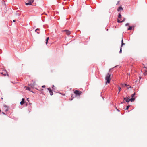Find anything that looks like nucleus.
<instances>
[{"label": "nucleus", "mask_w": 147, "mask_h": 147, "mask_svg": "<svg viewBox=\"0 0 147 147\" xmlns=\"http://www.w3.org/2000/svg\"><path fill=\"white\" fill-rule=\"evenodd\" d=\"M119 89V93L121 91V88L120 87H118Z\"/></svg>", "instance_id": "412c9836"}, {"label": "nucleus", "mask_w": 147, "mask_h": 147, "mask_svg": "<svg viewBox=\"0 0 147 147\" xmlns=\"http://www.w3.org/2000/svg\"><path fill=\"white\" fill-rule=\"evenodd\" d=\"M36 85V83L35 82H34L33 83V84H30L29 85V86H31V87L32 88H33L34 86Z\"/></svg>", "instance_id": "1a4fd4ad"}, {"label": "nucleus", "mask_w": 147, "mask_h": 147, "mask_svg": "<svg viewBox=\"0 0 147 147\" xmlns=\"http://www.w3.org/2000/svg\"><path fill=\"white\" fill-rule=\"evenodd\" d=\"M34 1L33 0H30L27 1L25 3V4L26 5H31L32 3Z\"/></svg>", "instance_id": "7ed1b4c3"}, {"label": "nucleus", "mask_w": 147, "mask_h": 147, "mask_svg": "<svg viewBox=\"0 0 147 147\" xmlns=\"http://www.w3.org/2000/svg\"><path fill=\"white\" fill-rule=\"evenodd\" d=\"M49 37H47L46 38V44H47L48 40L49 39Z\"/></svg>", "instance_id": "4468645a"}, {"label": "nucleus", "mask_w": 147, "mask_h": 147, "mask_svg": "<svg viewBox=\"0 0 147 147\" xmlns=\"http://www.w3.org/2000/svg\"><path fill=\"white\" fill-rule=\"evenodd\" d=\"M1 74H3V73H1Z\"/></svg>", "instance_id": "2f4dec72"}, {"label": "nucleus", "mask_w": 147, "mask_h": 147, "mask_svg": "<svg viewBox=\"0 0 147 147\" xmlns=\"http://www.w3.org/2000/svg\"><path fill=\"white\" fill-rule=\"evenodd\" d=\"M129 24L128 23H126V24H125V25H126V26H128V25H129Z\"/></svg>", "instance_id": "393cba45"}, {"label": "nucleus", "mask_w": 147, "mask_h": 147, "mask_svg": "<svg viewBox=\"0 0 147 147\" xmlns=\"http://www.w3.org/2000/svg\"><path fill=\"white\" fill-rule=\"evenodd\" d=\"M118 18H121V16L120 13H119L118 16Z\"/></svg>", "instance_id": "aec40b11"}, {"label": "nucleus", "mask_w": 147, "mask_h": 147, "mask_svg": "<svg viewBox=\"0 0 147 147\" xmlns=\"http://www.w3.org/2000/svg\"><path fill=\"white\" fill-rule=\"evenodd\" d=\"M49 37H47L46 38V44H47L48 40L49 39Z\"/></svg>", "instance_id": "f8f14e48"}, {"label": "nucleus", "mask_w": 147, "mask_h": 147, "mask_svg": "<svg viewBox=\"0 0 147 147\" xmlns=\"http://www.w3.org/2000/svg\"><path fill=\"white\" fill-rule=\"evenodd\" d=\"M122 86H129L127 85L126 84H122Z\"/></svg>", "instance_id": "a211bd4d"}, {"label": "nucleus", "mask_w": 147, "mask_h": 147, "mask_svg": "<svg viewBox=\"0 0 147 147\" xmlns=\"http://www.w3.org/2000/svg\"><path fill=\"white\" fill-rule=\"evenodd\" d=\"M135 99V98H130V97H129L124 98V100H125V102H129V101L133 102L134 101Z\"/></svg>", "instance_id": "f03ea898"}, {"label": "nucleus", "mask_w": 147, "mask_h": 147, "mask_svg": "<svg viewBox=\"0 0 147 147\" xmlns=\"http://www.w3.org/2000/svg\"><path fill=\"white\" fill-rule=\"evenodd\" d=\"M124 22V20H123L122 21H120L118 19L117 20V22Z\"/></svg>", "instance_id": "dca6fc26"}, {"label": "nucleus", "mask_w": 147, "mask_h": 147, "mask_svg": "<svg viewBox=\"0 0 147 147\" xmlns=\"http://www.w3.org/2000/svg\"><path fill=\"white\" fill-rule=\"evenodd\" d=\"M134 26H129V28L128 29V30H132L133 28H134Z\"/></svg>", "instance_id": "9d476101"}, {"label": "nucleus", "mask_w": 147, "mask_h": 147, "mask_svg": "<svg viewBox=\"0 0 147 147\" xmlns=\"http://www.w3.org/2000/svg\"><path fill=\"white\" fill-rule=\"evenodd\" d=\"M125 45V43H124L123 42V39H122V43H121V47L123 45Z\"/></svg>", "instance_id": "2eb2a0df"}, {"label": "nucleus", "mask_w": 147, "mask_h": 147, "mask_svg": "<svg viewBox=\"0 0 147 147\" xmlns=\"http://www.w3.org/2000/svg\"><path fill=\"white\" fill-rule=\"evenodd\" d=\"M123 10V9L121 6L119 7L117 9V11H121Z\"/></svg>", "instance_id": "0eeeda50"}, {"label": "nucleus", "mask_w": 147, "mask_h": 147, "mask_svg": "<svg viewBox=\"0 0 147 147\" xmlns=\"http://www.w3.org/2000/svg\"><path fill=\"white\" fill-rule=\"evenodd\" d=\"M48 90L49 92L50 95L51 96L53 94V93L52 90L50 88H48Z\"/></svg>", "instance_id": "423d86ee"}, {"label": "nucleus", "mask_w": 147, "mask_h": 147, "mask_svg": "<svg viewBox=\"0 0 147 147\" xmlns=\"http://www.w3.org/2000/svg\"><path fill=\"white\" fill-rule=\"evenodd\" d=\"M54 85H53V87H52V88L53 87H54Z\"/></svg>", "instance_id": "cd10ccee"}, {"label": "nucleus", "mask_w": 147, "mask_h": 147, "mask_svg": "<svg viewBox=\"0 0 147 147\" xmlns=\"http://www.w3.org/2000/svg\"><path fill=\"white\" fill-rule=\"evenodd\" d=\"M39 29L38 28H37L35 30V31L36 32H37L38 34H39V32H37V31H39Z\"/></svg>", "instance_id": "f3484780"}, {"label": "nucleus", "mask_w": 147, "mask_h": 147, "mask_svg": "<svg viewBox=\"0 0 147 147\" xmlns=\"http://www.w3.org/2000/svg\"><path fill=\"white\" fill-rule=\"evenodd\" d=\"M63 32H65L66 34L69 35L71 34V32L69 30H65L62 31Z\"/></svg>", "instance_id": "39448f33"}, {"label": "nucleus", "mask_w": 147, "mask_h": 147, "mask_svg": "<svg viewBox=\"0 0 147 147\" xmlns=\"http://www.w3.org/2000/svg\"><path fill=\"white\" fill-rule=\"evenodd\" d=\"M4 106L6 108V111H7L8 110V108L7 107V106L5 105H4Z\"/></svg>", "instance_id": "6ab92c4d"}, {"label": "nucleus", "mask_w": 147, "mask_h": 147, "mask_svg": "<svg viewBox=\"0 0 147 147\" xmlns=\"http://www.w3.org/2000/svg\"><path fill=\"white\" fill-rule=\"evenodd\" d=\"M125 20V19L124 18L123 20H124V21Z\"/></svg>", "instance_id": "c85d7f7f"}, {"label": "nucleus", "mask_w": 147, "mask_h": 147, "mask_svg": "<svg viewBox=\"0 0 147 147\" xmlns=\"http://www.w3.org/2000/svg\"><path fill=\"white\" fill-rule=\"evenodd\" d=\"M3 114H5V113H4V112H3Z\"/></svg>", "instance_id": "c756f323"}, {"label": "nucleus", "mask_w": 147, "mask_h": 147, "mask_svg": "<svg viewBox=\"0 0 147 147\" xmlns=\"http://www.w3.org/2000/svg\"><path fill=\"white\" fill-rule=\"evenodd\" d=\"M1 112V110H0V112Z\"/></svg>", "instance_id": "72a5a7b5"}, {"label": "nucleus", "mask_w": 147, "mask_h": 147, "mask_svg": "<svg viewBox=\"0 0 147 147\" xmlns=\"http://www.w3.org/2000/svg\"><path fill=\"white\" fill-rule=\"evenodd\" d=\"M130 106V105H128V106H127V107H126V108L125 109L127 110Z\"/></svg>", "instance_id": "5701e85b"}, {"label": "nucleus", "mask_w": 147, "mask_h": 147, "mask_svg": "<svg viewBox=\"0 0 147 147\" xmlns=\"http://www.w3.org/2000/svg\"><path fill=\"white\" fill-rule=\"evenodd\" d=\"M111 74H108L106 76L105 79L106 80L105 82V85H107L108 84H109L110 82L111 78H110Z\"/></svg>", "instance_id": "f257e3e1"}, {"label": "nucleus", "mask_w": 147, "mask_h": 147, "mask_svg": "<svg viewBox=\"0 0 147 147\" xmlns=\"http://www.w3.org/2000/svg\"><path fill=\"white\" fill-rule=\"evenodd\" d=\"M121 52H122V49H121V47L120 51H119V53H121Z\"/></svg>", "instance_id": "b1692460"}, {"label": "nucleus", "mask_w": 147, "mask_h": 147, "mask_svg": "<svg viewBox=\"0 0 147 147\" xmlns=\"http://www.w3.org/2000/svg\"><path fill=\"white\" fill-rule=\"evenodd\" d=\"M135 95V93H134V94H132L131 95V98H134V96Z\"/></svg>", "instance_id": "4be33fe9"}, {"label": "nucleus", "mask_w": 147, "mask_h": 147, "mask_svg": "<svg viewBox=\"0 0 147 147\" xmlns=\"http://www.w3.org/2000/svg\"><path fill=\"white\" fill-rule=\"evenodd\" d=\"M82 92L79 90H76L75 91L74 93L76 95L79 96L80 95L82 94Z\"/></svg>", "instance_id": "20e7f679"}, {"label": "nucleus", "mask_w": 147, "mask_h": 147, "mask_svg": "<svg viewBox=\"0 0 147 147\" xmlns=\"http://www.w3.org/2000/svg\"><path fill=\"white\" fill-rule=\"evenodd\" d=\"M13 21L14 22H15V21H16V20H13Z\"/></svg>", "instance_id": "bb28decb"}, {"label": "nucleus", "mask_w": 147, "mask_h": 147, "mask_svg": "<svg viewBox=\"0 0 147 147\" xmlns=\"http://www.w3.org/2000/svg\"><path fill=\"white\" fill-rule=\"evenodd\" d=\"M4 76H5V74H3Z\"/></svg>", "instance_id": "473e14b6"}, {"label": "nucleus", "mask_w": 147, "mask_h": 147, "mask_svg": "<svg viewBox=\"0 0 147 147\" xmlns=\"http://www.w3.org/2000/svg\"><path fill=\"white\" fill-rule=\"evenodd\" d=\"M117 110L119 111V110L117 109Z\"/></svg>", "instance_id": "c9c22d12"}, {"label": "nucleus", "mask_w": 147, "mask_h": 147, "mask_svg": "<svg viewBox=\"0 0 147 147\" xmlns=\"http://www.w3.org/2000/svg\"><path fill=\"white\" fill-rule=\"evenodd\" d=\"M45 86H45V85H43V86H42V88H44V87H45Z\"/></svg>", "instance_id": "a878e982"}, {"label": "nucleus", "mask_w": 147, "mask_h": 147, "mask_svg": "<svg viewBox=\"0 0 147 147\" xmlns=\"http://www.w3.org/2000/svg\"><path fill=\"white\" fill-rule=\"evenodd\" d=\"M25 88H26V90H28L29 91H30V88L29 87L25 86Z\"/></svg>", "instance_id": "9b49d317"}, {"label": "nucleus", "mask_w": 147, "mask_h": 147, "mask_svg": "<svg viewBox=\"0 0 147 147\" xmlns=\"http://www.w3.org/2000/svg\"><path fill=\"white\" fill-rule=\"evenodd\" d=\"M24 100L25 99L24 98H22V100L20 102V104L21 105H23L24 103Z\"/></svg>", "instance_id": "6e6552de"}, {"label": "nucleus", "mask_w": 147, "mask_h": 147, "mask_svg": "<svg viewBox=\"0 0 147 147\" xmlns=\"http://www.w3.org/2000/svg\"><path fill=\"white\" fill-rule=\"evenodd\" d=\"M72 99H71L70 100H72Z\"/></svg>", "instance_id": "f704fd0d"}, {"label": "nucleus", "mask_w": 147, "mask_h": 147, "mask_svg": "<svg viewBox=\"0 0 147 147\" xmlns=\"http://www.w3.org/2000/svg\"><path fill=\"white\" fill-rule=\"evenodd\" d=\"M49 37H47L46 38V44H47L48 40L49 39Z\"/></svg>", "instance_id": "ddd939ff"}, {"label": "nucleus", "mask_w": 147, "mask_h": 147, "mask_svg": "<svg viewBox=\"0 0 147 147\" xmlns=\"http://www.w3.org/2000/svg\"><path fill=\"white\" fill-rule=\"evenodd\" d=\"M28 98H27V100L28 101Z\"/></svg>", "instance_id": "7c9ffc66"}]
</instances>
